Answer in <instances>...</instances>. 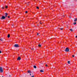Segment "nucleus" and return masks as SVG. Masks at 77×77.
Wrapping results in <instances>:
<instances>
[{"instance_id":"nucleus-1","label":"nucleus","mask_w":77,"mask_h":77,"mask_svg":"<svg viewBox=\"0 0 77 77\" xmlns=\"http://www.w3.org/2000/svg\"><path fill=\"white\" fill-rule=\"evenodd\" d=\"M3 68L2 67H0V72L2 73V72H3Z\"/></svg>"},{"instance_id":"nucleus-2","label":"nucleus","mask_w":77,"mask_h":77,"mask_svg":"<svg viewBox=\"0 0 77 77\" xmlns=\"http://www.w3.org/2000/svg\"><path fill=\"white\" fill-rule=\"evenodd\" d=\"M0 19H1V20H4V19H5V17L3 16L2 18H0Z\"/></svg>"},{"instance_id":"nucleus-3","label":"nucleus","mask_w":77,"mask_h":77,"mask_svg":"<svg viewBox=\"0 0 77 77\" xmlns=\"http://www.w3.org/2000/svg\"><path fill=\"white\" fill-rule=\"evenodd\" d=\"M65 51L67 52H68V51H69V49L67 48L65 50Z\"/></svg>"},{"instance_id":"nucleus-4","label":"nucleus","mask_w":77,"mask_h":77,"mask_svg":"<svg viewBox=\"0 0 77 77\" xmlns=\"http://www.w3.org/2000/svg\"><path fill=\"white\" fill-rule=\"evenodd\" d=\"M14 46L15 47H19V45L18 44H15Z\"/></svg>"},{"instance_id":"nucleus-5","label":"nucleus","mask_w":77,"mask_h":77,"mask_svg":"<svg viewBox=\"0 0 77 77\" xmlns=\"http://www.w3.org/2000/svg\"><path fill=\"white\" fill-rule=\"evenodd\" d=\"M17 59V60H21V58H20V57H19Z\"/></svg>"},{"instance_id":"nucleus-6","label":"nucleus","mask_w":77,"mask_h":77,"mask_svg":"<svg viewBox=\"0 0 77 77\" xmlns=\"http://www.w3.org/2000/svg\"><path fill=\"white\" fill-rule=\"evenodd\" d=\"M77 18H75L74 20V21L75 22H76V21H77Z\"/></svg>"},{"instance_id":"nucleus-7","label":"nucleus","mask_w":77,"mask_h":77,"mask_svg":"<svg viewBox=\"0 0 77 77\" xmlns=\"http://www.w3.org/2000/svg\"><path fill=\"white\" fill-rule=\"evenodd\" d=\"M40 71L41 72H44V71L42 70H40Z\"/></svg>"},{"instance_id":"nucleus-8","label":"nucleus","mask_w":77,"mask_h":77,"mask_svg":"<svg viewBox=\"0 0 77 77\" xmlns=\"http://www.w3.org/2000/svg\"><path fill=\"white\" fill-rule=\"evenodd\" d=\"M7 15H8V14L6 13H5V17H7Z\"/></svg>"},{"instance_id":"nucleus-9","label":"nucleus","mask_w":77,"mask_h":77,"mask_svg":"<svg viewBox=\"0 0 77 77\" xmlns=\"http://www.w3.org/2000/svg\"><path fill=\"white\" fill-rule=\"evenodd\" d=\"M28 73H31V72L30 70H29L28 71Z\"/></svg>"},{"instance_id":"nucleus-10","label":"nucleus","mask_w":77,"mask_h":77,"mask_svg":"<svg viewBox=\"0 0 77 77\" xmlns=\"http://www.w3.org/2000/svg\"><path fill=\"white\" fill-rule=\"evenodd\" d=\"M8 38H10V35L9 34L8 35Z\"/></svg>"},{"instance_id":"nucleus-11","label":"nucleus","mask_w":77,"mask_h":77,"mask_svg":"<svg viewBox=\"0 0 77 77\" xmlns=\"http://www.w3.org/2000/svg\"><path fill=\"white\" fill-rule=\"evenodd\" d=\"M70 31H71V32H72V31H73V30H72V29H70Z\"/></svg>"},{"instance_id":"nucleus-12","label":"nucleus","mask_w":77,"mask_h":77,"mask_svg":"<svg viewBox=\"0 0 77 77\" xmlns=\"http://www.w3.org/2000/svg\"><path fill=\"white\" fill-rule=\"evenodd\" d=\"M38 47H41V45H38Z\"/></svg>"},{"instance_id":"nucleus-13","label":"nucleus","mask_w":77,"mask_h":77,"mask_svg":"<svg viewBox=\"0 0 77 77\" xmlns=\"http://www.w3.org/2000/svg\"><path fill=\"white\" fill-rule=\"evenodd\" d=\"M34 68H36V66H34Z\"/></svg>"},{"instance_id":"nucleus-14","label":"nucleus","mask_w":77,"mask_h":77,"mask_svg":"<svg viewBox=\"0 0 77 77\" xmlns=\"http://www.w3.org/2000/svg\"><path fill=\"white\" fill-rule=\"evenodd\" d=\"M68 63L69 64L70 63V61H68Z\"/></svg>"},{"instance_id":"nucleus-15","label":"nucleus","mask_w":77,"mask_h":77,"mask_svg":"<svg viewBox=\"0 0 77 77\" xmlns=\"http://www.w3.org/2000/svg\"><path fill=\"white\" fill-rule=\"evenodd\" d=\"M2 9H5V8L4 7H2Z\"/></svg>"},{"instance_id":"nucleus-16","label":"nucleus","mask_w":77,"mask_h":77,"mask_svg":"<svg viewBox=\"0 0 77 77\" xmlns=\"http://www.w3.org/2000/svg\"><path fill=\"white\" fill-rule=\"evenodd\" d=\"M8 8V6H5V8L6 9H7V8Z\"/></svg>"},{"instance_id":"nucleus-17","label":"nucleus","mask_w":77,"mask_h":77,"mask_svg":"<svg viewBox=\"0 0 77 77\" xmlns=\"http://www.w3.org/2000/svg\"><path fill=\"white\" fill-rule=\"evenodd\" d=\"M0 41H3V39H0Z\"/></svg>"},{"instance_id":"nucleus-18","label":"nucleus","mask_w":77,"mask_h":77,"mask_svg":"<svg viewBox=\"0 0 77 77\" xmlns=\"http://www.w3.org/2000/svg\"><path fill=\"white\" fill-rule=\"evenodd\" d=\"M75 25L76 24V22H75L73 23Z\"/></svg>"},{"instance_id":"nucleus-19","label":"nucleus","mask_w":77,"mask_h":77,"mask_svg":"<svg viewBox=\"0 0 77 77\" xmlns=\"http://www.w3.org/2000/svg\"><path fill=\"white\" fill-rule=\"evenodd\" d=\"M39 8L38 7H37V9H39Z\"/></svg>"},{"instance_id":"nucleus-20","label":"nucleus","mask_w":77,"mask_h":77,"mask_svg":"<svg viewBox=\"0 0 77 77\" xmlns=\"http://www.w3.org/2000/svg\"><path fill=\"white\" fill-rule=\"evenodd\" d=\"M12 26H14V24H12Z\"/></svg>"},{"instance_id":"nucleus-21","label":"nucleus","mask_w":77,"mask_h":77,"mask_svg":"<svg viewBox=\"0 0 77 77\" xmlns=\"http://www.w3.org/2000/svg\"><path fill=\"white\" fill-rule=\"evenodd\" d=\"M27 12H27V11H26L25 12V13H26V14H27Z\"/></svg>"},{"instance_id":"nucleus-22","label":"nucleus","mask_w":77,"mask_h":77,"mask_svg":"<svg viewBox=\"0 0 77 77\" xmlns=\"http://www.w3.org/2000/svg\"><path fill=\"white\" fill-rule=\"evenodd\" d=\"M45 66H48V65H47V64H46L45 65Z\"/></svg>"},{"instance_id":"nucleus-23","label":"nucleus","mask_w":77,"mask_h":77,"mask_svg":"<svg viewBox=\"0 0 77 77\" xmlns=\"http://www.w3.org/2000/svg\"><path fill=\"white\" fill-rule=\"evenodd\" d=\"M60 30H62L63 29V28H61L60 29Z\"/></svg>"},{"instance_id":"nucleus-24","label":"nucleus","mask_w":77,"mask_h":77,"mask_svg":"<svg viewBox=\"0 0 77 77\" xmlns=\"http://www.w3.org/2000/svg\"><path fill=\"white\" fill-rule=\"evenodd\" d=\"M31 77H35V76L34 75H33Z\"/></svg>"},{"instance_id":"nucleus-25","label":"nucleus","mask_w":77,"mask_h":77,"mask_svg":"<svg viewBox=\"0 0 77 77\" xmlns=\"http://www.w3.org/2000/svg\"><path fill=\"white\" fill-rule=\"evenodd\" d=\"M8 18H10V17L8 16Z\"/></svg>"},{"instance_id":"nucleus-26","label":"nucleus","mask_w":77,"mask_h":77,"mask_svg":"<svg viewBox=\"0 0 77 77\" xmlns=\"http://www.w3.org/2000/svg\"><path fill=\"white\" fill-rule=\"evenodd\" d=\"M39 34L38 33H37V35H38Z\"/></svg>"},{"instance_id":"nucleus-27","label":"nucleus","mask_w":77,"mask_h":77,"mask_svg":"<svg viewBox=\"0 0 77 77\" xmlns=\"http://www.w3.org/2000/svg\"><path fill=\"white\" fill-rule=\"evenodd\" d=\"M2 53V51H0V53Z\"/></svg>"},{"instance_id":"nucleus-28","label":"nucleus","mask_w":77,"mask_h":77,"mask_svg":"<svg viewBox=\"0 0 77 77\" xmlns=\"http://www.w3.org/2000/svg\"><path fill=\"white\" fill-rule=\"evenodd\" d=\"M72 57H74V55H72Z\"/></svg>"},{"instance_id":"nucleus-29","label":"nucleus","mask_w":77,"mask_h":77,"mask_svg":"<svg viewBox=\"0 0 77 77\" xmlns=\"http://www.w3.org/2000/svg\"><path fill=\"white\" fill-rule=\"evenodd\" d=\"M40 24H42V23H41V22H40Z\"/></svg>"},{"instance_id":"nucleus-30","label":"nucleus","mask_w":77,"mask_h":77,"mask_svg":"<svg viewBox=\"0 0 77 77\" xmlns=\"http://www.w3.org/2000/svg\"><path fill=\"white\" fill-rule=\"evenodd\" d=\"M76 38H77V36H76Z\"/></svg>"},{"instance_id":"nucleus-31","label":"nucleus","mask_w":77,"mask_h":77,"mask_svg":"<svg viewBox=\"0 0 77 77\" xmlns=\"http://www.w3.org/2000/svg\"><path fill=\"white\" fill-rule=\"evenodd\" d=\"M32 75L31 74H30V75Z\"/></svg>"},{"instance_id":"nucleus-32","label":"nucleus","mask_w":77,"mask_h":77,"mask_svg":"<svg viewBox=\"0 0 77 77\" xmlns=\"http://www.w3.org/2000/svg\"><path fill=\"white\" fill-rule=\"evenodd\" d=\"M33 49H32V50H33Z\"/></svg>"},{"instance_id":"nucleus-33","label":"nucleus","mask_w":77,"mask_h":77,"mask_svg":"<svg viewBox=\"0 0 77 77\" xmlns=\"http://www.w3.org/2000/svg\"><path fill=\"white\" fill-rule=\"evenodd\" d=\"M9 76H10V75Z\"/></svg>"}]
</instances>
